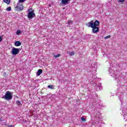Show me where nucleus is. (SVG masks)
Listing matches in <instances>:
<instances>
[{"label":"nucleus","mask_w":127,"mask_h":127,"mask_svg":"<svg viewBox=\"0 0 127 127\" xmlns=\"http://www.w3.org/2000/svg\"><path fill=\"white\" fill-rule=\"evenodd\" d=\"M88 27H91L92 28V33H98L99 32V26L100 25V21L98 20H92L86 24Z\"/></svg>","instance_id":"obj_1"},{"label":"nucleus","mask_w":127,"mask_h":127,"mask_svg":"<svg viewBox=\"0 0 127 127\" xmlns=\"http://www.w3.org/2000/svg\"><path fill=\"white\" fill-rule=\"evenodd\" d=\"M109 75L112 76V77H113L115 78L116 80H118V77H117V74H118V71H117V68L115 67V66H112L109 67Z\"/></svg>","instance_id":"obj_2"},{"label":"nucleus","mask_w":127,"mask_h":127,"mask_svg":"<svg viewBox=\"0 0 127 127\" xmlns=\"http://www.w3.org/2000/svg\"><path fill=\"white\" fill-rule=\"evenodd\" d=\"M2 99H4L6 101H10L12 99V93L10 91H7L5 95L2 97Z\"/></svg>","instance_id":"obj_3"},{"label":"nucleus","mask_w":127,"mask_h":127,"mask_svg":"<svg viewBox=\"0 0 127 127\" xmlns=\"http://www.w3.org/2000/svg\"><path fill=\"white\" fill-rule=\"evenodd\" d=\"M20 50L19 49L15 48L13 47L11 51V54L12 55H17L19 53Z\"/></svg>","instance_id":"obj_4"},{"label":"nucleus","mask_w":127,"mask_h":127,"mask_svg":"<svg viewBox=\"0 0 127 127\" xmlns=\"http://www.w3.org/2000/svg\"><path fill=\"white\" fill-rule=\"evenodd\" d=\"M27 17L29 19H32L33 17H35V13H34V10L29 11L27 14Z\"/></svg>","instance_id":"obj_5"},{"label":"nucleus","mask_w":127,"mask_h":127,"mask_svg":"<svg viewBox=\"0 0 127 127\" xmlns=\"http://www.w3.org/2000/svg\"><path fill=\"white\" fill-rule=\"evenodd\" d=\"M15 8H17V10H22L23 9V6L22 5H17L15 6Z\"/></svg>","instance_id":"obj_6"},{"label":"nucleus","mask_w":127,"mask_h":127,"mask_svg":"<svg viewBox=\"0 0 127 127\" xmlns=\"http://www.w3.org/2000/svg\"><path fill=\"white\" fill-rule=\"evenodd\" d=\"M15 46H20L21 45V42L20 41H16L14 43Z\"/></svg>","instance_id":"obj_7"},{"label":"nucleus","mask_w":127,"mask_h":127,"mask_svg":"<svg viewBox=\"0 0 127 127\" xmlns=\"http://www.w3.org/2000/svg\"><path fill=\"white\" fill-rule=\"evenodd\" d=\"M42 72H43L42 69H39L37 73V76H40V75H41V74H42Z\"/></svg>","instance_id":"obj_8"},{"label":"nucleus","mask_w":127,"mask_h":127,"mask_svg":"<svg viewBox=\"0 0 127 127\" xmlns=\"http://www.w3.org/2000/svg\"><path fill=\"white\" fill-rule=\"evenodd\" d=\"M68 0H62V3H63V4H68Z\"/></svg>","instance_id":"obj_9"},{"label":"nucleus","mask_w":127,"mask_h":127,"mask_svg":"<svg viewBox=\"0 0 127 127\" xmlns=\"http://www.w3.org/2000/svg\"><path fill=\"white\" fill-rule=\"evenodd\" d=\"M48 89H51V90H54V86L53 85H48Z\"/></svg>","instance_id":"obj_10"},{"label":"nucleus","mask_w":127,"mask_h":127,"mask_svg":"<svg viewBox=\"0 0 127 127\" xmlns=\"http://www.w3.org/2000/svg\"><path fill=\"white\" fill-rule=\"evenodd\" d=\"M3 1L7 3V4H9V3H10V0H3Z\"/></svg>","instance_id":"obj_11"},{"label":"nucleus","mask_w":127,"mask_h":127,"mask_svg":"<svg viewBox=\"0 0 127 127\" xmlns=\"http://www.w3.org/2000/svg\"><path fill=\"white\" fill-rule=\"evenodd\" d=\"M20 33H21V32L20 31V30H17L16 32V35H19V34H20Z\"/></svg>","instance_id":"obj_12"},{"label":"nucleus","mask_w":127,"mask_h":127,"mask_svg":"<svg viewBox=\"0 0 127 127\" xmlns=\"http://www.w3.org/2000/svg\"><path fill=\"white\" fill-rule=\"evenodd\" d=\"M16 104L18 106H20L21 105V102L19 101H16Z\"/></svg>","instance_id":"obj_13"},{"label":"nucleus","mask_w":127,"mask_h":127,"mask_svg":"<svg viewBox=\"0 0 127 127\" xmlns=\"http://www.w3.org/2000/svg\"><path fill=\"white\" fill-rule=\"evenodd\" d=\"M60 56H61L60 54L54 55V57L55 58H57L58 57H60Z\"/></svg>","instance_id":"obj_14"},{"label":"nucleus","mask_w":127,"mask_h":127,"mask_svg":"<svg viewBox=\"0 0 127 127\" xmlns=\"http://www.w3.org/2000/svg\"><path fill=\"white\" fill-rule=\"evenodd\" d=\"M6 10H7V11H10V10H11V7H7Z\"/></svg>","instance_id":"obj_15"},{"label":"nucleus","mask_w":127,"mask_h":127,"mask_svg":"<svg viewBox=\"0 0 127 127\" xmlns=\"http://www.w3.org/2000/svg\"><path fill=\"white\" fill-rule=\"evenodd\" d=\"M67 23H68V24H72V23H73V21L69 20V21H68Z\"/></svg>","instance_id":"obj_16"},{"label":"nucleus","mask_w":127,"mask_h":127,"mask_svg":"<svg viewBox=\"0 0 127 127\" xmlns=\"http://www.w3.org/2000/svg\"><path fill=\"white\" fill-rule=\"evenodd\" d=\"M81 120L82 122H86V119L84 118L83 117H81Z\"/></svg>","instance_id":"obj_17"},{"label":"nucleus","mask_w":127,"mask_h":127,"mask_svg":"<svg viewBox=\"0 0 127 127\" xmlns=\"http://www.w3.org/2000/svg\"><path fill=\"white\" fill-rule=\"evenodd\" d=\"M98 87L99 88V90L102 89V84L101 83L98 84Z\"/></svg>","instance_id":"obj_18"},{"label":"nucleus","mask_w":127,"mask_h":127,"mask_svg":"<svg viewBox=\"0 0 127 127\" xmlns=\"http://www.w3.org/2000/svg\"><path fill=\"white\" fill-rule=\"evenodd\" d=\"M108 38H111V35L105 37V39H108Z\"/></svg>","instance_id":"obj_19"},{"label":"nucleus","mask_w":127,"mask_h":127,"mask_svg":"<svg viewBox=\"0 0 127 127\" xmlns=\"http://www.w3.org/2000/svg\"><path fill=\"white\" fill-rule=\"evenodd\" d=\"M118 1L119 2H124V1H125V0H118Z\"/></svg>","instance_id":"obj_20"},{"label":"nucleus","mask_w":127,"mask_h":127,"mask_svg":"<svg viewBox=\"0 0 127 127\" xmlns=\"http://www.w3.org/2000/svg\"><path fill=\"white\" fill-rule=\"evenodd\" d=\"M26 0H19V2H24Z\"/></svg>","instance_id":"obj_21"},{"label":"nucleus","mask_w":127,"mask_h":127,"mask_svg":"<svg viewBox=\"0 0 127 127\" xmlns=\"http://www.w3.org/2000/svg\"><path fill=\"white\" fill-rule=\"evenodd\" d=\"M70 56H73V55H74V52H71V53H70Z\"/></svg>","instance_id":"obj_22"},{"label":"nucleus","mask_w":127,"mask_h":127,"mask_svg":"<svg viewBox=\"0 0 127 127\" xmlns=\"http://www.w3.org/2000/svg\"><path fill=\"white\" fill-rule=\"evenodd\" d=\"M28 11H29H29H32V8H30V9H29L28 10Z\"/></svg>","instance_id":"obj_23"},{"label":"nucleus","mask_w":127,"mask_h":127,"mask_svg":"<svg viewBox=\"0 0 127 127\" xmlns=\"http://www.w3.org/2000/svg\"><path fill=\"white\" fill-rule=\"evenodd\" d=\"M2 41V38H1V37L0 36V42H1V41Z\"/></svg>","instance_id":"obj_24"},{"label":"nucleus","mask_w":127,"mask_h":127,"mask_svg":"<svg viewBox=\"0 0 127 127\" xmlns=\"http://www.w3.org/2000/svg\"><path fill=\"white\" fill-rule=\"evenodd\" d=\"M0 122H2V118H0Z\"/></svg>","instance_id":"obj_25"},{"label":"nucleus","mask_w":127,"mask_h":127,"mask_svg":"<svg viewBox=\"0 0 127 127\" xmlns=\"http://www.w3.org/2000/svg\"><path fill=\"white\" fill-rule=\"evenodd\" d=\"M96 69H97V66H94V70H96Z\"/></svg>","instance_id":"obj_26"},{"label":"nucleus","mask_w":127,"mask_h":127,"mask_svg":"<svg viewBox=\"0 0 127 127\" xmlns=\"http://www.w3.org/2000/svg\"><path fill=\"white\" fill-rule=\"evenodd\" d=\"M8 127H13V126L12 125H10V126H8Z\"/></svg>","instance_id":"obj_27"},{"label":"nucleus","mask_w":127,"mask_h":127,"mask_svg":"<svg viewBox=\"0 0 127 127\" xmlns=\"http://www.w3.org/2000/svg\"><path fill=\"white\" fill-rule=\"evenodd\" d=\"M93 78H96V75H93Z\"/></svg>","instance_id":"obj_28"}]
</instances>
